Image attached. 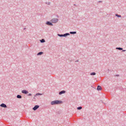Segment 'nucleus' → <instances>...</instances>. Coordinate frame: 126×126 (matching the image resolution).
I'll list each match as a JSON object with an SVG mask.
<instances>
[{
    "instance_id": "1",
    "label": "nucleus",
    "mask_w": 126,
    "mask_h": 126,
    "mask_svg": "<svg viewBox=\"0 0 126 126\" xmlns=\"http://www.w3.org/2000/svg\"><path fill=\"white\" fill-rule=\"evenodd\" d=\"M63 102L61 101L55 100L52 101L51 102L52 105L59 104L62 103Z\"/></svg>"
},
{
    "instance_id": "2",
    "label": "nucleus",
    "mask_w": 126,
    "mask_h": 126,
    "mask_svg": "<svg viewBox=\"0 0 126 126\" xmlns=\"http://www.w3.org/2000/svg\"><path fill=\"white\" fill-rule=\"evenodd\" d=\"M58 20H59L58 19L56 18H54L51 20L50 21L53 23H57Z\"/></svg>"
},
{
    "instance_id": "3",
    "label": "nucleus",
    "mask_w": 126,
    "mask_h": 126,
    "mask_svg": "<svg viewBox=\"0 0 126 126\" xmlns=\"http://www.w3.org/2000/svg\"><path fill=\"white\" fill-rule=\"evenodd\" d=\"M39 107V106L38 105H36L32 108V109L34 110H35L38 108Z\"/></svg>"
},
{
    "instance_id": "4",
    "label": "nucleus",
    "mask_w": 126,
    "mask_h": 126,
    "mask_svg": "<svg viewBox=\"0 0 126 126\" xmlns=\"http://www.w3.org/2000/svg\"><path fill=\"white\" fill-rule=\"evenodd\" d=\"M22 93L23 94H27L28 93V92L26 90H23L22 91Z\"/></svg>"
},
{
    "instance_id": "5",
    "label": "nucleus",
    "mask_w": 126,
    "mask_h": 126,
    "mask_svg": "<svg viewBox=\"0 0 126 126\" xmlns=\"http://www.w3.org/2000/svg\"><path fill=\"white\" fill-rule=\"evenodd\" d=\"M0 106L1 107H2L5 108L7 107L6 105L4 103H2L0 105Z\"/></svg>"
},
{
    "instance_id": "6",
    "label": "nucleus",
    "mask_w": 126,
    "mask_h": 126,
    "mask_svg": "<svg viewBox=\"0 0 126 126\" xmlns=\"http://www.w3.org/2000/svg\"><path fill=\"white\" fill-rule=\"evenodd\" d=\"M52 22H51L48 21V25L50 26H53V24L52 23Z\"/></svg>"
},
{
    "instance_id": "7",
    "label": "nucleus",
    "mask_w": 126,
    "mask_h": 126,
    "mask_svg": "<svg viewBox=\"0 0 126 126\" xmlns=\"http://www.w3.org/2000/svg\"><path fill=\"white\" fill-rule=\"evenodd\" d=\"M66 92L65 91L63 90L62 91L59 93V94L60 95H61L62 94H64Z\"/></svg>"
},
{
    "instance_id": "8",
    "label": "nucleus",
    "mask_w": 126,
    "mask_h": 126,
    "mask_svg": "<svg viewBox=\"0 0 126 126\" xmlns=\"http://www.w3.org/2000/svg\"><path fill=\"white\" fill-rule=\"evenodd\" d=\"M101 87L100 86H98L97 88V90H99L101 89Z\"/></svg>"
},
{
    "instance_id": "9",
    "label": "nucleus",
    "mask_w": 126,
    "mask_h": 126,
    "mask_svg": "<svg viewBox=\"0 0 126 126\" xmlns=\"http://www.w3.org/2000/svg\"><path fill=\"white\" fill-rule=\"evenodd\" d=\"M70 34L69 33H66L63 34V37H66L67 35H69Z\"/></svg>"
},
{
    "instance_id": "10",
    "label": "nucleus",
    "mask_w": 126,
    "mask_h": 126,
    "mask_svg": "<svg viewBox=\"0 0 126 126\" xmlns=\"http://www.w3.org/2000/svg\"><path fill=\"white\" fill-rule=\"evenodd\" d=\"M43 53L42 52H40L38 53L37 55H41L43 54Z\"/></svg>"
},
{
    "instance_id": "11",
    "label": "nucleus",
    "mask_w": 126,
    "mask_h": 126,
    "mask_svg": "<svg viewBox=\"0 0 126 126\" xmlns=\"http://www.w3.org/2000/svg\"><path fill=\"white\" fill-rule=\"evenodd\" d=\"M17 97L19 98H22V96L20 95H18L17 96Z\"/></svg>"
},
{
    "instance_id": "12",
    "label": "nucleus",
    "mask_w": 126,
    "mask_h": 126,
    "mask_svg": "<svg viewBox=\"0 0 126 126\" xmlns=\"http://www.w3.org/2000/svg\"><path fill=\"white\" fill-rule=\"evenodd\" d=\"M115 16L118 17H121V16L120 15H118L117 14H115Z\"/></svg>"
},
{
    "instance_id": "13",
    "label": "nucleus",
    "mask_w": 126,
    "mask_h": 126,
    "mask_svg": "<svg viewBox=\"0 0 126 126\" xmlns=\"http://www.w3.org/2000/svg\"><path fill=\"white\" fill-rule=\"evenodd\" d=\"M41 42L43 43L45 42V40L44 39H42L41 40H40Z\"/></svg>"
},
{
    "instance_id": "14",
    "label": "nucleus",
    "mask_w": 126,
    "mask_h": 126,
    "mask_svg": "<svg viewBox=\"0 0 126 126\" xmlns=\"http://www.w3.org/2000/svg\"><path fill=\"white\" fill-rule=\"evenodd\" d=\"M42 94H40V93H37L36 94L34 95V96H35L37 95H42Z\"/></svg>"
},
{
    "instance_id": "15",
    "label": "nucleus",
    "mask_w": 126,
    "mask_h": 126,
    "mask_svg": "<svg viewBox=\"0 0 126 126\" xmlns=\"http://www.w3.org/2000/svg\"><path fill=\"white\" fill-rule=\"evenodd\" d=\"M116 48L117 49H118L120 50H122L123 49L122 48L120 47H116Z\"/></svg>"
},
{
    "instance_id": "16",
    "label": "nucleus",
    "mask_w": 126,
    "mask_h": 126,
    "mask_svg": "<svg viewBox=\"0 0 126 126\" xmlns=\"http://www.w3.org/2000/svg\"><path fill=\"white\" fill-rule=\"evenodd\" d=\"M96 74V73L95 72H92L90 74V75H94Z\"/></svg>"
},
{
    "instance_id": "17",
    "label": "nucleus",
    "mask_w": 126,
    "mask_h": 126,
    "mask_svg": "<svg viewBox=\"0 0 126 126\" xmlns=\"http://www.w3.org/2000/svg\"><path fill=\"white\" fill-rule=\"evenodd\" d=\"M82 108V107H79L77 108V109L78 110H81Z\"/></svg>"
},
{
    "instance_id": "18",
    "label": "nucleus",
    "mask_w": 126,
    "mask_h": 126,
    "mask_svg": "<svg viewBox=\"0 0 126 126\" xmlns=\"http://www.w3.org/2000/svg\"><path fill=\"white\" fill-rule=\"evenodd\" d=\"M76 32H70V33L71 34H75Z\"/></svg>"
},
{
    "instance_id": "19",
    "label": "nucleus",
    "mask_w": 126,
    "mask_h": 126,
    "mask_svg": "<svg viewBox=\"0 0 126 126\" xmlns=\"http://www.w3.org/2000/svg\"><path fill=\"white\" fill-rule=\"evenodd\" d=\"M58 35L60 37H63V34H58Z\"/></svg>"
},
{
    "instance_id": "20",
    "label": "nucleus",
    "mask_w": 126,
    "mask_h": 126,
    "mask_svg": "<svg viewBox=\"0 0 126 126\" xmlns=\"http://www.w3.org/2000/svg\"><path fill=\"white\" fill-rule=\"evenodd\" d=\"M28 95L29 96H31L32 95V94H29Z\"/></svg>"
},
{
    "instance_id": "21",
    "label": "nucleus",
    "mask_w": 126,
    "mask_h": 126,
    "mask_svg": "<svg viewBox=\"0 0 126 126\" xmlns=\"http://www.w3.org/2000/svg\"><path fill=\"white\" fill-rule=\"evenodd\" d=\"M50 3V2H48V4L49 5Z\"/></svg>"
},
{
    "instance_id": "22",
    "label": "nucleus",
    "mask_w": 126,
    "mask_h": 126,
    "mask_svg": "<svg viewBox=\"0 0 126 126\" xmlns=\"http://www.w3.org/2000/svg\"><path fill=\"white\" fill-rule=\"evenodd\" d=\"M46 24H47V21L46 22Z\"/></svg>"
},
{
    "instance_id": "23",
    "label": "nucleus",
    "mask_w": 126,
    "mask_h": 126,
    "mask_svg": "<svg viewBox=\"0 0 126 126\" xmlns=\"http://www.w3.org/2000/svg\"><path fill=\"white\" fill-rule=\"evenodd\" d=\"M126 51V50H123L122 51Z\"/></svg>"
},
{
    "instance_id": "24",
    "label": "nucleus",
    "mask_w": 126,
    "mask_h": 126,
    "mask_svg": "<svg viewBox=\"0 0 126 126\" xmlns=\"http://www.w3.org/2000/svg\"><path fill=\"white\" fill-rule=\"evenodd\" d=\"M78 62V60H77V61H76V62Z\"/></svg>"
},
{
    "instance_id": "25",
    "label": "nucleus",
    "mask_w": 126,
    "mask_h": 126,
    "mask_svg": "<svg viewBox=\"0 0 126 126\" xmlns=\"http://www.w3.org/2000/svg\"><path fill=\"white\" fill-rule=\"evenodd\" d=\"M26 29V28H24V29L25 30V29Z\"/></svg>"
},
{
    "instance_id": "26",
    "label": "nucleus",
    "mask_w": 126,
    "mask_h": 126,
    "mask_svg": "<svg viewBox=\"0 0 126 126\" xmlns=\"http://www.w3.org/2000/svg\"><path fill=\"white\" fill-rule=\"evenodd\" d=\"M99 2H101V1H99Z\"/></svg>"
},
{
    "instance_id": "27",
    "label": "nucleus",
    "mask_w": 126,
    "mask_h": 126,
    "mask_svg": "<svg viewBox=\"0 0 126 126\" xmlns=\"http://www.w3.org/2000/svg\"><path fill=\"white\" fill-rule=\"evenodd\" d=\"M74 5H76V4H74Z\"/></svg>"
}]
</instances>
